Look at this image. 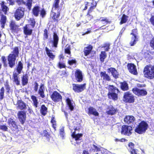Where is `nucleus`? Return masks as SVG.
<instances>
[{
  "instance_id": "12",
  "label": "nucleus",
  "mask_w": 154,
  "mask_h": 154,
  "mask_svg": "<svg viewBox=\"0 0 154 154\" xmlns=\"http://www.w3.org/2000/svg\"><path fill=\"white\" fill-rule=\"evenodd\" d=\"M133 93L137 96H144L147 94V92L144 90H140L137 88H135L132 89Z\"/></svg>"
},
{
  "instance_id": "29",
  "label": "nucleus",
  "mask_w": 154,
  "mask_h": 154,
  "mask_svg": "<svg viewBox=\"0 0 154 154\" xmlns=\"http://www.w3.org/2000/svg\"><path fill=\"white\" fill-rule=\"evenodd\" d=\"M108 89L109 91L108 93L110 94L112 92H118V90L113 86H108Z\"/></svg>"
},
{
  "instance_id": "10",
  "label": "nucleus",
  "mask_w": 154,
  "mask_h": 154,
  "mask_svg": "<svg viewBox=\"0 0 154 154\" xmlns=\"http://www.w3.org/2000/svg\"><path fill=\"white\" fill-rule=\"evenodd\" d=\"M14 105H17V108L21 110L25 109L27 106L21 99H18L17 103L14 102Z\"/></svg>"
},
{
  "instance_id": "37",
  "label": "nucleus",
  "mask_w": 154,
  "mask_h": 154,
  "mask_svg": "<svg viewBox=\"0 0 154 154\" xmlns=\"http://www.w3.org/2000/svg\"><path fill=\"white\" fill-rule=\"evenodd\" d=\"M6 18L5 16L2 15V16L1 22L2 24V27L4 28V27L5 24L6 23Z\"/></svg>"
},
{
  "instance_id": "64",
  "label": "nucleus",
  "mask_w": 154,
  "mask_h": 154,
  "mask_svg": "<svg viewBox=\"0 0 154 154\" xmlns=\"http://www.w3.org/2000/svg\"><path fill=\"white\" fill-rule=\"evenodd\" d=\"M150 21L151 23L154 26V16L152 17L150 19Z\"/></svg>"
},
{
  "instance_id": "43",
  "label": "nucleus",
  "mask_w": 154,
  "mask_h": 154,
  "mask_svg": "<svg viewBox=\"0 0 154 154\" xmlns=\"http://www.w3.org/2000/svg\"><path fill=\"white\" fill-rule=\"evenodd\" d=\"M10 25L11 29L13 30H16L18 28V26L14 22H12L10 23Z\"/></svg>"
},
{
  "instance_id": "60",
  "label": "nucleus",
  "mask_w": 154,
  "mask_h": 154,
  "mask_svg": "<svg viewBox=\"0 0 154 154\" xmlns=\"http://www.w3.org/2000/svg\"><path fill=\"white\" fill-rule=\"evenodd\" d=\"M109 44H106V45L104 47V50L106 51H108L109 49Z\"/></svg>"
},
{
  "instance_id": "59",
  "label": "nucleus",
  "mask_w": 154,
  "mask_h": 154,
  "mask_svg": "<svg viewBox=\"0 0 154 154\" xmlns=\"http://www.w3.org/2000/svg\"><path fill=\"white\" fill-rule=\"evenodd\" d=\"M101 76V77H109L108 75L106 74V72H101L100 73Z\"/></svg>"
},
{
  "instance_id": "30",
  "label": "nucleus",
  "mask_w": 154,
  "mask_h": 154,
  "mask_svg": "<svg viewBox=\"0 0 154 154\" xmlns=\"http://www.w3.org/2000/svg\"><path fill=\"white\" fill-rule=\"evenodd\" d=\"M39 12V8L38 6L35 7L32 10V13L35 16H38Z\"/></svg>"
},
{
  "instance_id": "55",
  "label": "nucleus",
  "mask_w": 154,
  "mask_h": 154,
  "mask_svg": "<svg viewBox=\"0 0 154 154\" xmlns=\"http://www.w3.org/2000/svg\"><path fill=\"white\" fill-rule=\"evenodd\" d=\"M3 139L4 140H5L6 141H10L11 140V138L10 137L8 136L7 137H6L5 135H4L3 137Z\"/></svg>"
},
{
  "instance_id": "54",
  "label": "nucleus",
  "mask_w": 154,
  "mask_h": 154,
  "mask_svg": "<svg viewBox=\"0 0 154 154\" xmlns=\"http://www.w3.org/2000/svg\"><path fill=\"white\" fill-rule=\"evenodd\" d=\"M22 81L23 82V85H26L27 83L28 79L27 78H22Z\"/></svg>"
},
{
  "instance_id": "39",
  "label": "nucleus",
  "mask_w": 154,
  "mask_h": 154,
  "mask_svg": "<svg viewBox=\"0 0 154 154\" xmlns=\"http://www.w3.org/2000/svg\"><path fill=\"white\" fill-rule=\"evenodd\" d=\"M128 17L127 16H126L125 14H123L121 19V20L120 23V24H122L124 23H125L127 21Z\"/></svg>"
},
{
  "instance_id": "61",
  "label": "nucleus",
  "mask_w": 154,
  "mask_h": 154,
  "mask_svg": "<svg viewBox=\"0 0 154 154\" xmlns=\"http://www.w3.org/2000/svg\"><path fill=\"white\" fill-rule=\"evenodd\" d=\"M75 79H74V80H75V81L80 82L83 80V78H74Z\"/></svg>"
},
{
  "instance_id": "27",
  "label": "nucleus",
  "mask_w": 154,
  "mask_h": 154,
  "mask_svg": "<svg viewBox=\"0 0 154 154\" xmlns=\"http://www.w3.org/2000/svg\"><path fill=\"white\" fill-rule=\"evenodd\" d=\"M42 135L43 136L44 139H45L46 141H50L51 137L48 134L47 131H43V133Z\"/></svg>"
},
{
  "instance_id": "45",
  "label": "nucleus",
  "mask_w": 154,
  "mask_h": 154,
  "mask_svg": "<svg viewBox=\"0 0 154 154\" xmlns=\"http://www.w3.org/2000/svg\"><path fill=\"white\" fill-rule=\"evenodd\" d=\"M29 23H30V24L29 25L30 26V27L32 28H33L35 26V20L33 19H30L29 20Z\"/></svg>"
},
{
  "instance_id": "48",
  "label": "nucleus",
  "mask_w": 154,
  "mask_h": 154,
  "mask_svg": "<svg viewBox=\"0 0 154 154\" xmlns=\"http://www.w3.org/2000/svg\"><path fill=\"white\" fill-rule=\"evenodd\" d=\"M5 90L3 87H2L0 92V99L2 100L3 98Z\"/></svg>"
},
{
  "instance_id": "21",
  "label": "nucleus",
  "mask_w": 154,
  "mask_h": 154,
  "mask_svg": "<svg viewBox=\"0 0 154 154\" xmlns=\"http://www.w3.org/2000/svg\"><path fill=\"white\" fill-rule=\"evenodd\" d=\"M134 144L132 143L128 144V150L131 154H137V150L134 149Z\"/></svg>"
},
{
  "instance_id": "40",
  "label": "nucleus",
  "mask_w": 154,
  "mask_h": 154,
  "mask_svg": "<svg viewBox=\"0 0 154 154\" xmlns=\"http://www.w3.org/2000/svg\"><path fill=\"white\" fill-rule=\"evenodd\" d=\"M83 75L82 72L79 69H77L75 72V77H83Z\"/></svg>"
},
{
  "instance_id": "7",
  "label": "nucleus",
  "mask_w": 154,
  "mask_h": 154,
  "mask_svg": "<svg viewBox=\"0 0 154 154\" xmlns=\"http://www.w3.org/2000/svg\"><path fill=\"white\" fill-rule=\"evenodd\" d=\"M132 128L129 126L123 125L122 126L121 133L127 136L131 135L132 133Z\"/></svg>"
},
{
  "instance_id": "36",
  "label": "nucleus",
  "mask_w": 154,
  "mask_h": 154,
  "mask_svg": "<svg viewBox=\"0 0 154 154\" xmlns=\"http://www.w3.org/2000/svg\"><path fill=\"white\" fill-rule=\"evenodd\" d=\"M31 99L33 101L34 106L35 107H37L38 103L36 99V97L35 96H31Z\"/></svg>"
},
{
  "instance_id": "24",
  "label": "nucleus",
  "mask_w": 154,
  "mask_h": 154,
  "mask_svg": "<svg viewBox=\"0 0 154 154\" xmlns=\"http://www.w3.org/2000/svg\"><path fill=\"white\" fill-rule=\"evenodd\" d=\"M45 50L48 57L52 60H53L55 57V55L51 52V51L47 47H46Z\"/></svg>"
},
{
  "instance_id": "32",
  "label": "nucleus",
  "mask_w": 154,
  "mask_h": 154,
  "mask_svg": "<svg viewBox=\"0 0 154 154\" xmlns=\"http://www.w3.org/2000/svg\"><path fill=\"white\" fill-rule=\"evenodd\" d=\"M47 108L44 105H42L41 107V112L42 114L45 116L47 112Z\"/></svg>"
},
{
  "instance_id": "52",
  "label": "nucleus",
  "mask_w": 154,
  "mask_h": 154,
  "mask_svg": "<svg viewBox=\"0 0 154 154\" xmlns=\"http://www.w3.org/2000/svg\"><path fill=\"white\" fill-rule=\"evenodd\" d=\"M2 62H3L4 66H7V59H6L5 57L3 56L2 57Z\"/></svg>"
},
{
  "instance_id": "22",
  "label": "nucleus",
  "mask_w": 154,
  "mask_h": 154,
  "mask_svg": "<svg viewBox=\"0 0 154 154\" xmlns=\"http://www.w3.org/2000/svg\"><path fill=\"white\" fill-rule=\"evenodd\" d=\"M88 113L89 115L93 114L96 116H98L99 115V113L96 111V109L92 107H90L88 108Z\"/></svg>"
},
{
  "instance_id": "3",
  "label": "nucleus",
  "mask_w": 154,
  "mask_h": 154,
  "mask_svg": "<svg viewBox=\"0 0 154 154\" xmlns=\"http://www.w3.org/2000/svg\"><path fill=\"white\" fill-rule=\"evenodd\" d=\"M148 125L146 122L143 121L136 128L135 132L139 134L144 133L148 128Z\"/></svg>"
},
{
  "instance_id": "19",
  "label": "nucleus",
  "mask_w": 154,
  "mask_h": 154,
  "mask_svg": "<svg viewBox=\"0 0 154 154\" xmlns=\"http://www.w3.org/2000/svg\"><path fill=\"white\" fill-rule=\"evenodd\" d=\"M9 10V8L5 4L4 2H0V11H2L4 14H6L7 12Z\"/></svg>"
},
{
  "instance_id": "14",
  "label": "nucleus",
  "mask_w": 154,
  "mask_h": 154,
  "mask_svg": "<svg viewBox=\"0 0 154 154\" xmlns=\"http://www.w3.org/2000/svg\"><path fill=\"white\" fill-rule=\"evenodd\" d=\"M19 119L22 124H23L26 118V113L24 111H21L18 113Z\"/></svg>"
},
{
  "instance_id": "31",
  "label": "nucleus",
  "mask_w": 154,
  "mask_h": 154,
  "mask_svg": "<svg viewBox=\"0 0 154 154\" xmlns=\"http://www.w3.org/2000/svg\"><path fill=\"white\" fill-rule=\"evenodd\" d=\"M92 49V47L91 46H89L85 48L84 49V52L85 55L87 56L91 52Z\"/></svg>"
},
{
  "instance_id": "26",
  "label": "nucleus",
  "mask_w": 154,
  "mask_h": 154,
  "mask_svg": "<svg viewBox=\"0 0 154 154\" xmlns=\"http://www.w3.org/2000/svg\"><path fill=\"white\" fill-rule=\"evenodd\" d=\"M66 102L69 109L70 110L72 111L74 109V103L71 101L69 98H67L66 100Z\"/></svg>"
},
{
  "instance_id": "38",
  "label": "nucleus",
  "mask_w": 154,
  "mask_h": 154,
  "mask_svg": "<svg viewBox=\"0 0 154 154\" xmlns=\"http://www.w3.org/2000/svg\"><path fill=\"white\" fill-rule=\"evenodd\" d=\"M100 22L104 25L107 24L108 23H109L110 22L106 18L103 17L100 19Z\"/></svg>"
},
{
  "instance_id": "4",
  "label": "nucleus",
  "mask_w": 154,
  "mask_h": 154,
  "mask_svg": "<svg viewBox=\"0 0 154 154\" xmlns=\"http://www.w3.org/2000/svg\"><path fill=\"white\" fill-rule=\"evenodd\" d=\"M145 77H154V66L147 65L145 66L143 70Z\"/></svg>"
},
{
  "instance_id": "58",
  "label": "nucleus",
  "mask_w": 154,
  "mask_h": 154,
  "mask_svg": "<svg viewBox=\"0 0 154 154\" xmlns=\"http://www.w3.org/2000/svg\"><path fill=\"white\" fill-rule=\"evenodd\" d=\"M68 63L70 65H72L74 64H75L76 61L75 60H69Z\"/></svg>"
},
{
  "instance_id": "25",
  "label": "nucleus",
  "mask_w": 154,
  "mask_h": 154,
  "mask_svg": "<svg viewBox=\"0 0 154 154\" xmlns=\"http://www.w3.org/2000/svg\"><path fill=\"white\" fill-rule=\"evenodd\" d=\"M45 88L44 85H42L38 91V94L40 95V96L42 98L45 97V95L44 94V90Z\"/></svg>"
},
{
  "instance_id": "15",
  "label": "nucleus",
  "mask_w": 154,
  "mask_h": 154,
  "mask_svg": "<svg viewBox=\"0 0 154 154\" xmlns=\"http://www.w3.org/2000/svg\"><path fill=\"white\" fill-rule=\"evenodd\" d=\"M51 97L54 101H58L62 99V97L60 94L57 91L54 92Z\"/></svg>"
},
{
  "instance_id": "1",
  "label": "nucleus",
  "mask_w": 154,
  "mask_h": 154,
  "mask_svg": "<svg viewBox=\"0 0 154 154\" xmlns=\"http://www.w3.org/2000/svg\"><path fill=\"white\" fill-rule=\"evenodd\" d=\"M19 53L18 48H15L12 54H10L8 57V64L10 67H12L15 65L16 57L18 56Z\"/></svg>"
},
{
  "instance_id": "56",
  "label": "nucleus",
  "mask_w": 154,
  "mask_h": 154,
  "mask_svg": "<svg viewBox=\"0 0 154 154\" xmlns=\"http://www.w3.org/2000/svg\"><path fill=\"white\" fill-rule=\"evenodd\" d=\"M44 39H47L48 37V35L47 33V31L46 29H45L44 31Z\"/></svg>"
},
{
  "instance_id": "47",
  "label": "nucleus",
  "mask_w": 154,
  "mask_h": 154,
  "mask_svg": "<svg viewBox=\"0 0 154 154\" xmlns=\"http://www.w3.org/2000/svg\"><path fill=\"white\" fill-rule=\"evenodd\" d=\"M60 133L61 137H63L65 135L64 132V128L63 127H61L60 128Z\"/></svg>"
},
{
  "instance_id": "53",
  "label": "nucleus",
  "mask_w": 154,
  "mask_h": 154,
  "mask_svg": "<svg viewBox=\"0 0 154 154\" xmlns=\"http://www.w3.org/2000/svg\"><path fill=\"white\" fill-rule=\"evenodd\" d=\"M0 129L3 131H7L8 128L5 125H0Z\"/></svg>"
},
{
  "instance_id": "57",
  "label": "nucleus",
  "mask_w": 154,
  "mask_h": 154,
  "mask_svg": "<svg viewBox=\"0 0 154 154\" xmlns=\"http://www.w3.org/2000/svg\"><path fill=\"white\" fill-rule=\"evenodd\" d=\"M46 14L45 11L44 9H42L41 11L40 15L43 18L44 17Z\"/></svg>"
},
{
  "instance_id": "51",
  "label": "nucleus",
  "mask_w": 154,
  "mask_h": 154,
  "mask_svg": "<svg viewBox=\"0 0 154 154\" xmlns=\"http://www.w3.org/2000/svg\"><path fill=\"white\" fill-rule=\"evenodd\" d=\"M149 44L150 46L154 49V38H152L150 40Z\"/></svg>"
},
{
  "instance_id": "41",
  "label": "nucleus",
  "mask_w": 154,
  "mask_h": 154,
  "mask_svg": "<svg viewBox=\"0 0 154 154\" xmlns=\"http://www.w3.org/2000/svg\"><path fill=\"white\" fill-rule=\"evenodd\" d=\"M23 69V64L20 61L19 62L17 70V72L18 73H20Z\"/></svg>"
},
{
  "instance_id": "13",
  "label": "nucleus",
  "mask_w": 154,
  "mask_h": 154,
  "mask_svg": "<svg viewBox=\"0 0 154 154\" xmlns=\"http://www.w3.org/2000/svg\"><path fill=\"white\" fill-rule=\"evenodd\" d=\"M17 2L19 5H25L29 10L30 9L32 6V0H27L26 2H25L23 0H17Z\"/></svg>"
},
{
  "instance_id": "8",
  "label": "nucleus",
  "mask_w": 154,
  "mask_h": 154,
  "mask_svg": "<svg viewBox=\"0 0 154 154\" xmlns=\"http://www.w3.org/2000/svg\"><path fill=\"white\" fill-rule=\"evenodd\" d=\"M24 9L19 8L16 10L15 13V17L17 20H19L22 18L24 15Z\"/></svg>"
},
{
  "instance_id": "49",
  "label": "nucleus",
  "mask_w": 154,
  "mask_h": 154,
  "mask_svg": "<svg viewBox=\"0 0 154 154\" xmlns=\"http://www.w3.org/2000/svg\"><path fill=\"white\" fill-rule=\"evenodd\" d=\"M95 5L94 6H91L90 7L89 10L88 11V13H89L91 12L93 10L96 8L97 6V3L96 2H95Z\"/></svg>"
},
{
  "instance_id": "2",
  "label": "nucleus",
  "mask_w": 154,
  "mask_h": 154,
  "mask_svg": "<svg viewBox=\"0 0 154 154\" xmlns=\"http://www.w3.org/2000/svg\"><path fill=\"white\" fill-rule=\"evenodd\" d=\"M59 2V0H55L52 8V12L53 13L52 18L55 22L57 20L56 18H58L60 16V13L58 11Z\"/></svg>"
},
{
  "instance_id": "9",
  "label": "nucleus",
  "mask_w": 154,
  "mask_h": 154,
  "mask_svg": "<svg viewBox=\"0 0 154 154\" xmlns=\"http://www.w3.org/2000/svg\"><path fill=\"white\" fill-rule=\"evenodd\" d=\"M85 88V84L78 85L73 84V89L75 91L79 92L83 91Z\"/></svg>"
},
{
  "instance_id": "20",
  "label": "nucleus",
  "mask_w": 154,
  "mask_h": 154,
  "mask_svg": "<svg viewBox=\"0 0 154 154\" xmlns=\"http://www.w3.org/2000/svg\"><path fill=\"white\" fill-rule=\"evenodd\" d=\"M135 120L134 117L132 116H127L124 119L125 122L128 124L133 123Z\"/></svg>"
},
{
  "instance_id": "16",
  "label": "nucleus",
  "mask_w": 154,
  "mask_h": 154,
  "mask_svg": "<svg viewBox=\"0 0 154 154\" xmlns=\"http://www.w3.org/2000/svg\"><path fill=\"white\" fill-rule=\"evenodd\" d=\"M108 72L110 76H112L113 77H118V74L115 69L113 68H109Z\"/></svg>"
},
{
  "instance_id": "63",
  "label": "nucleus",
  "mask_w": 154,
  "mask_h": 154,
  "mask_svg": "<svg viewBox=\"0 0 154 154\" xmlns=\"http://www.w3.org/2000/svg\"><path fill=\"white\" fill-rule=\"evenodd\" d=\"M59 67L60 68H64L65 67V65L64 63H59L58 65Z\"/></svg>"
},
{
  "instance_id": "17",
  "label": "nucleus",
  "mask_w": 154,
  "mask_h": 154,
  "mask_svg": "<svg viewBox=\"0 0 154 154\" xmlns=\"http://www.w3.org/2000/svg\"><path fill=\"white\" fill-rule=\"evenodd\" d=\"M29 25H26L24 27V32L25 35H30L32 32V29Z\"/></svg>"
},
{
  "instance_id": "5",
  "label": "nucleus",
  "mask_w": 154,
  "mask_h": 154,
  "mask_svg": "<svg viewBox=\"0 0 154 154\" xmlns=\"http://www.w3.org/2000/svg\"><path fill=\"white\" fill-rule=\"evenodd\" d=\"M137 31V29H133L132 30V32L131 33V35L132 36L129 42V44L130 46H134L138 41V37Z\"/></svg>"
},
{
  "instance_id": "44",
  "label": "nucleus",
  "mask_w": 154,
  "mask_h": 154,
  "mask_svg": "<svg viewBox=\"0 0 154 154\" xmlns=\"http://www.w3.org/2000/svg\"><path fill=\"white\" fill-rule=\"evenodd\" d=\"M26 112L28 114H31L33 113V112L31 107L27 105V107L26 108Z\"/></svg>"
},
{
  "instance_id": "62",
  "label": "nucleus",
  "mask_w": 154,
  "mask_h": 154,
  "mask_svg": "<svg viewBox=\"0 0 154 154\" xmlns=\"http://www.w3.org/2000/svg\"><path fill=\"white\" fill-rule=\"evenodd\" d=\"M92 148L94 149L95 151H99V147H98L97 146H96L95 145H93V147Z\"/></svg>"
},
{
  "instance_id": "50",
  "label": "nucleus",
  "mask_w": 154,
  "mask_h": 154,
  "mask_svg": "<svg viewBox=\"0 0 154 154\" xmlns=\"http://www.w3.org/2000/svg\"><path fill=\"white\" fill-rule=\"evenodd\" d=\"M51 122L52 124L53 127L54 128H56V121L55 120L54 118V117H52V119L51 120Z\"/></svg>"
},
{
  "instance_id": "23",
  "label": "nucleus",
  "mask_w": 154,
  "mask_h": 154,
  "mask_svg": "<svg viewBox=\"0 0 154 154\" xmlns=\"http://www.w3.org/2000/svg\"><path fill=\"white\" fill-rule=\"evenodd\" d=\"M108 110L106 111V113L108 115H112L115 114L116 111V109L112 106H111L109 107Z\"/></svg>"
},
{
  "instance_id": "35",
  "label": "nucleus",
  "mask_w": 154,
  "mask_h": 154,
  "mask_svg": "<svg viewBox=\"0 0 154 154\" xmlns=\"http://www.w3.org/2000/svg\"><path fill=\"white\" fill-rule=\"evenodd\" d=\"M106 54L105 51H102L100 55V60L102 62H103L104 60L106 57Z\"/></svg>"
},
{
  "instance_id": "6",
  "label": "nucleus",
  "mask_w": 154,
  "mask_h": 154,
  "mask_svg": "<svg viewBox=\"0 0 154 154\" xmlns=\"http://www.w3.org/2000/svg\"><path fill=\"white\" fill-rule=\"evenodd\" d=\"M124 100L126 102L133 103L134 101V96L129 92H126L124 94Z\"/></svg>"
},
{
  "instance_id": "34",
  "label": "nucleus",
  "mask_w": 154,
  "mask_h": 154,
  "mask_svg": "<svg viewBox=\"0 0 154 154\" xmlns=\"http://www.w3.org/2000/svg\"><path fill=\"white\" fill-rule=\"evenodd\" d=\"M82 134H75V132L73 133L72 135V137L74 138L76 140H79L80 138L82 137Z\"/></svg>"
},
{
  "instance_id": "18",
  "label": "nucleus",
  "mask_w": 154,
  "mask_h": 154,
  "mask_svg": "<svg viewBox=\"0 0 154 154\" xmlns=\"http://www.w3.org/2000/svg\"><path fill=\"white\" fill-rule=\"evenodd\" d=\"M59 41V38L57 34L54 33L53 37V40L51 41V42L53 44V46L57 48Z\"/></svg>"
},
{
  "instance_id": "46",
  "label": "nucleus",
  "mask_w": 154,
  "mask_h": 154,
  "mask_svg": "<svg viewBox=\"0 0 154 154\" xmlns=\"http://www.w3.org/2000/svg\"><path fill=\"white\" fill-rule=\"evenodd\" d=\"M9 125L11 126H12L15 129H16L17 128V126L15 122L12 121H10L9 122Z\"/></svg>"
},
{
  "instance_id": "42",
  "label": "nucleus",
  "mask_w": 154,
  "mask_h": 154,
  "mask_svg": "<svg viewBox=\"0 0 154 154\" xmlns=\"http://www.w3.org/2000/svg\"><path fill=\"white\" fill-rule=\"evenodd\" d=\"M70 47L69 45H67L65 47V52L66 54H68L70 55L71 54Z\"/></svg>"
},
{
  "instance_id": "28",
  "label": "nucleus",
  "mask_w": 154,
  "mask_h": 154,
  "mask_svg": "<svg viewBox=\"0 0 154 154\" xmlns=\"http://www.w3.org/2000/svg\"><path fill=\"white\" fill-rule=\"evenodd\" d=\"M118 92H112L111 93H108V95L110 99H112L114 100H116L117 99V95L116 94Z\"/></svg>"
},
{
  "instance_id": "33",
  "label": "nucleus",
  "mask_w": 154,
  "mask_h": 154,
  "mask_svg": "<svg viewBox=\"0 0 154 154\" xmlns=\"http://www.w3.org/2000/svg\"><path fill=\"white\" fill-rule=\"evenodd\" d=\"M121 87L122 89L124 91H127L128 89V84L125 82L121 83Z\"/></svg>"
},
{
  "instance_id": "11",
  "label": "nucleus",
  "mask_w": 154,
  "mask_h": 154,
  "mask_svg": "<svg viewBox=\"0 0 154 154\" xmlns=\"http://www.w3.org/2000/svg\"><path fill=\"white\" fill-rule=\"evenodd\" d=\"M127 67L129 72L131 74L134 75H137V74L136 66L134 64H128Z\"/></svg>"
}]
</instances>
